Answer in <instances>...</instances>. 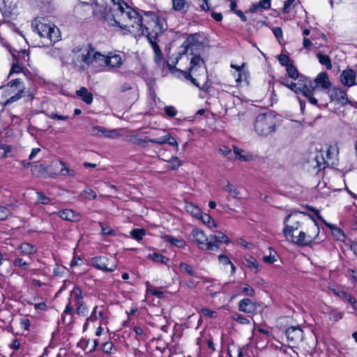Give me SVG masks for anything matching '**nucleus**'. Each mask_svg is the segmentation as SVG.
<instances>
[{
    "label": "nucleus",
    "instance_id": "obj_26",
    "mask_svg": "<svg viewBox=\"0 0 357 357\" xmlns=\"http://www.w3.org/2000/svg\"><path fill=\"white\" fill-rule=\"evenodd\" d=\"M76 94L86 104H91L93 102V94L85 87H81L76 91Z\"/></svg>",
    "mask_w": 357,
    "mask_h": 357
},
{
    "label": "nucleus",
    "instance_id": "obj_55",
    "mask_svg": "<svg viewBox=\"0 0 357 357\" xmlns=\"http://www.w3.org/2000/svg\"><path fill=\"white\" fill-rule=\"evenodd\" d=\"M164 110L165 114L169 117H174L177 114V110L173 106H166Z\"/></svg>",
    "mask_w": 357,
    "mask_h": 357
},
{
    "label": "nucleus",
    "instance_id": "obj_52",
    "mask_svg": "<svg viewBox=\"0 0 357 357\" xmlns=\"http://www.w3.org/2000/svg\"><path fill=\"white\" fill-rule=\"evenodd\" d=\"M38 202L43 204H49L51 202V199L45 196L41 192H37Z\"/></svg>",
    "mask_w": 357,
    "mask_h": 357
},
{
    "label": "nucleus",
    "instance_id": "obj_62",
    "mask_svg": "<svg viewBox=\"0 0 357 357\" xmlns=\"http://www.w3.org/2000/svg\"><path fill=\"white\" fill-rule=\"evenodd\" d=\"M199 7L202 10L208 11L210 9L208 0H198Z\"/></svg>",
    "mask_w": 357,
    "mask_h": 357
},
{
    "label": "nucleus",
    "instance_id": "obj_49",
    "mask_svg": "<svg viewBox=\"0 0 357 357\" xmlns=\"http://www.w3.org/2000/svg\"><path fill=\"white\" fill-rule=\"evenodd\" d=\"M248 71L243 70H240L239 73H238V77L236 79V82L238 84L245 82H248Z\"/></svg>",
    "mask_w": 357,
    "mask_h": 357
},
{
    "label": "nucleus",
    "instance_id": "obj_34",
    "mask_svg": "<svg viewBox=\"0 0 357 357\" xmlns=\"http://www.w3.org/2000/svg\"><path fill=\"white\" fill-rule=\"evenodd\" d=\"M223 190L229 193L232 198H238L240 194L238 189L231 184L229 181H227V185L223 187Z\"/></svg>",
    "mask_w": 357,
    "mask_h": 357
},
{
    "label": "nucleus",
    "instance_id": "obj_59",
    "mask_svg": "<svg viewBox=\"0 0 357 357\" xmlns=\"http://www.w3.org/2000/svg\"><path fill=\"white\" fill-rule=\"evenodd\" d=\"M13 263L15 266L22 267L25 269L27 268L28 266V263L23 261V259L21 258H16Z\"/></svg>",
    "mask_w": 357,
    "mask_h": 357
},
{
    "label": "nucleus",
    "instance_id": "obj_64",
    "mask_svg": "<svg viewBox=\"0 0 357 357\" xmlns=\"http://www.w3.org/2000/svg\"><path fill=\"white\" fill-rule=\"evenodd\" d=\"M202 313L203 315L207 316L211 318L216 317V312L208 308L202 309Z\"/></svg>",
    "mask_w": 357,
    "mask_h": 357
},
{
    "label": "nucleus",
    "instance_id": "obj_7",
    "mask_svg": "<svg viewBox=\"0 0 357 357\" xmlns=\"http://www.w3.org/2000/svg\"><path fill=\"white\" fill-rule=\"evenodd\" d=\"M93 47L91 45L77 46L73 49V63L79 70H84L91 65Z\"/></svg>",
    "mask_w": 357,
    "mask_h": 357
},
{
    "label": "nucleus",
    "instance_id": "obj_42",
    "mask_svg": "<svg viewBox=\"0 0 357 357\" xmlns=\"http://www.w3.org/2000/svg\"><path fill=\"white\" fill-rule=\"evenodd\" d=\"M172 135L169 133H167L166 135L161 136L157 139H148L149 142L157 144H167L168 139H171Z\"/></svg>",
    "mask_w": 357,
    "mask_h": 357
},
{
    "label": "nucleus",
    "instance_id": "obj_9",
    "mask_svg": "<svg viewBox=\"0 0 357 357\" xmlns=\"http://www.w3.org/2000/svg\"><path fill=\"white\" fill-rule=\"evenodd\" d=\"M3 89L5 93L10 96L6 102V105H8L18 100L23 96L25 86L21 79H15L8 82Z\"/></svg>",
    "mask_w": 357,
    "mask_h": 357
},
{
    "label": "nucleus",
    "instance_id": "obj_45",
    "mask_svg": "<svg viewBox=\"0 0 357 357\" xmlns=\"http://www.w3.org/2000/svg\"><path fill=\"white\" fill-rule=\"evenodd\" d=\"M60 164L62 165V168L60 170V174L62 176H69L73 177L75 176L76 173L73 169H69L66 167V164L61 161Z\"/></svg>",
    "mask_w": 357,
    "mask_h": 357
},
{
    "label": "nucleus",
    "instance_id": "obj_22",
    "mask_svg": "<svg viewBox=\"0 0 357 357\" xmlns=\"http://www.w3.org/2000/svg\"><path fill=\"white\" fill-rule=\"evenodd\" d=\"M209 242H211L216 249L214 251H217L219 248L220 244L225 243L226 244L229 243L230 241L229 238L223 233L218 231L217 234L209 236Z\"/></svg>",
    "mask_w": 357,
    "mask_h": 357
},
{
    "label": "nucleus",
    "instance_id": "obj_51",
    "mask_svg": "<svg viewBox=\"0 0 357 357\" xmlns=\"http://www.w3.org/2000/svg\"><path fill=\"white\" fill-rule=\"evenodd\" d=\"M232 319L241 324H248L250 323L248 319L238 313L234 314Z\"/></svg>",
    "mask_w": 357,
    "mask_h": 357
},
{
    "label": "nucleus",
    "instance_id": "obj_61",
    "mask_svg": "<svg viewBox=\"0 0 357 357\" xmlns=\"http://www.w3.org/2000/svg\"><path fill=\"white\" fill-rule=\"evenodd\" d=\"M278 61L280 62V63L283 66H286L287 67V66H289V57L285 55V54H280L279 56H278Z\"/></svg>",
    "mask_w": 357,
    "mask_h": 357
},
{
    "label": "nucleus",
    "instance_id": "obj_25",
    "mask_svg": "<svg viewBox=\"0 0 357 357\" xmlns=\"http://www.w3.org/2000/svg\"><path fill=\"white\" fill-rule=\"evenodd\" d=\"M59 215L60 218L66 220L77 221L79 220V215L70 209H64L59 211Z\"/></svg>",
    "mask_w": 357,
    "mask_h": 357
},
{
    "label": "nucleus",
    "instance_id": "obj_33",
    "mask_svg": "<svg viewBox=\"0 0 357 357\" xmlns=\"http://www.w3.org/2000/svg\"><path fill=\"white\" fill-rule=\"evenodd\" d=\"M185 208L188 213L196 218H198L202 213L199 207L190 202H187L185 204Z\"/></svg>",
    "mask_w": 357,
    "mask_h": 357
},
{
    "label": "nucleus",
    "instance_id": "obj_48",
    "mask_svg": "<svg viewBox=\"0 0 357 357\" xmlns=\"http://www.w3.org/2000/svg\"><path fill=\"white\" fill-rule=\"evenodd\" d=\"M296 0H287L284 3L282 11L285 13H289L295 7Z\"/></svg>",
    "mask_w": 357,
    "mask_h": 357
},
{
    "label": "nucleus",
    "instance_id": "obj_31",
    "mask_svg": "<svg viewBox=\"0 0 357 357\" xmlns=\"http://www.w3.org/2000/svg\"><path fill=\"white\" fill-rule=\"evenodd\" d=\"M73 307L70 305V303H69L66 305V307L61 315L62 321L63 323H65L66 321H68V323H71L73 321Z\"/></svg>",
    "mask_w": 357,
    "mask_h": 357
},
{
    "label": "nucleus",
    "instance_id": "obj_4",
    "mask_svg": "<svg viewBox=\"0 0 357 357\" xmlns=\"http://www.w3.org/2000/svg\"><path fill=\"white\" fill-rule=\"evenodd\" d=\"M308 216L312 220L306 225L304 230L300 231L298 235L293 236L287 241L298 246H307L317 239L319 234V227L310 215Z\"/></svg>",
    "mask_w": 357,
    "mask_h": 357
},
{
    "label": "nucleus",
    "instance_id": "obj_21",
    "mask_svg": "<svg viewBox=\"0 0 357 357\" xmlns=\"http://www.w3.org/2000/svg\"><path fill=\"white\" fill-rule=\"evenodd\" d=\"M91 60V66H93L94 67L107 66V55L105 56L99 52H96L93 47Z\"/></svg>",
    "mask_w": 357,
    "mask_h": 357
},
{
    "label": "nucleus",
    "instance_id": "obj_13",
    "mask_svg": "<svg viewBox=\"0 0 357 357\" xmlns=\"http://www.w3.org/2000/svg\"><path fill=\"white\" fill-rule=\"evenodd\" d=\"M287 341L289 343V347H294L301 343L303 338V331L299 326H291L285 331Z\"/></svg>",
    "mask_w": 357,
    "mask_h": 357
},
{
    "label": "nucleus",
    "instance_id": "obj_23",
    "mask_svg": "<svg viewBox=\"0 0 357 357\" xmlns=\"http://www.w3.org/2000/svg\"><path fill=\"white\" fill-rule=\"evenodd\" d=\"M256 308V304L249 298H243L238 303L239 310L245 313H252Z\"/></svg>",
    "mask_w": 357,
    "mask_h": 357
},
{
    "label": "nucleus",
    "instance_id": "obj_3",
    "mask_svg": "<svg viewBox=\"0 0 357 357\" xmlns=\"http://www.w3.org/2000/svg\"><path fill=\"white\" fill-rule=\"evenodd\" d=\"M31 26L35 32L50 43H54L60 39L59 29L43 17L35 18L31 22Z\"/></svg>",
    "mask_w": 357,
    "mask_h": 357
},
{
    "label": "nucleus",
    "instance_id": "obj_6",
    "mask_svg": "<svg viewBox=\"0 0 357 357\" xmlns=\"http://www.w3.org/2000/svg\"><path fill=\"white\" fill-rule=\"evenodd\" d=\"M255 132L261 137H267L276 130V122L271 113L259 114L254 122Z\"/></svg>",
    "mask_w": 357,
    "mask_h": 357
},
{
    "label": "nucleus",
    "instance_id": "obj_44",
    "mask_svg": "<svg viewBox=\"0 0 357 357\" xmlns=\"http://www.w3.org/2000/svg\"><path fill=\"white\" fill-rule=\"evenodd\" d=\"M243 264L247 267H248V268H250L251 269H255L256 271H257V269H258V262H257V261L255 258H253L252 257H250L248 258H245L244 259Z\"/></svg>",
    "mask_w": 357,
    "mask_h": 357
},
{
    "label": "nucleus",
    "instance_id": "obj_39",
    "mask_svg": "<svg viewBox=\"0 0 357 357\" xmlns=\"http://www.w3.org/2000/svg\"><path fill=\"white\" fill-rule=\"evenodd\" d=\"M70 297H71V300L72 301H70L69 303H72L73 302L74 303V301H82L83 296H82V290L80 289L79 287H74V289L72 290L71 293H70Z\"/></svg>",
    "mask_w": 357,
    "mask_h": 357
},
{
    "label": "nucleus",
    "instance_id": "obj_54",
    "mask_svg": "<svg viewBox=\"0 0 357 357\" xmlns=\"http://www.w3.org/2000/svg\"><path fill=\"white\" fill-rule=\"evenodd\" d=\"M148 139L149 138H146L143 139L138 135H131L130 137V141L133 144L140 145L144 142H148Z\"/></svg>",
    "mask_w": 357,
    "mask_h": 357
},
{
    "label": "nucleus",
    "instance_id": "obj_30",
    "mask_svg": "<svg viewBox=\"0 0 357 357\" xmlns=\"http://www.w3.org/2000/svg\"><path fill=\"white\" fill-rule=\"evenodd\" d=\"M271 7V0H259V2L257 4H253L250 8L251 13H256L259 10L268 9Z\"/></svg>",
    "mask_w": 357,
    "mask_h": 357
},
{
    "label": "nucleus",
    "instance_id": "obj_16",
    "mask_svg": "<svg viewBox=\"0 0 357 357\" xmlns=\"http://www.w3.org/2000/svg\"><path fill=\"white\" fill-rule=\"evenodd\" d=\"M356 71L350 68L344 70L340 75V80L342 84L349 87L356 84Z\"/></svg>",
    "mask_w": 357,
    "mask_h": 357
},
{
    "label": "nucleus",
    "instance_id": "obj_29",
    "mask_svg": "<svg viewBox=\"0 0 357 357\" xmlns=\"http://www.w3.org/2000/svg\"><path fill=\"white\" fill-rule=\"evenodd\" d=\"M234 155L236 159L241 161H249L252 159L250 154L247 153L244 150L237 146H234Z\"/></svg>",
    "mask_w": 357,
    "mask_h": 357
},
{
    "label": "nucleus",
    "instance_id": "obj_46",
    "mask_svg": "<svg viewBox=\"0 0 357 357\" xmlns=\"http://www.w3.org/2000/svg\"><path fill=\"white\" fill-rule=\"evenodd\" d=\"M179 267L182 271L185 272L188 275L191 276H196V273L193 270L192 267L187 264L186 263L181 262L179 264Z\"/></svg>",
    "mask_w": 357,
    "mask_h": 357
},
{
    "label": "nucleus",
    "instance_id": "obj_28",
    "mask_svg": "<svg viewBox=\"0 0 357 357\" xmlns=\"http://www.w3.org/2000/svg\"><path fill=\"white\" fill-rule=\"evenodd\" d=\"M18 250L22 255H33L37 251L36 248L33 245L28 243H21L18 247Z\"/></svg>",
    "mask_w": 357,
    "mask_h": 357
},
{
    "label": "nucleus",
    "instance_id": "obj_12",
    "mask_svg": "<svg viewBox=\"0 0 357 357\" xmlns=\"http://www.w3.org/2000/svg\"><path fill=\"white\" fill-rule=\"evenodd\" d=\"M91 264L93 267L104 272H113L116 268V264L114 259L110 260L105 256L96 257L92 259Z\"/></svg>",
    "mask_w": 357,
    "mask_h": 357
},
{
    "label": "nucleus",
    "instance_id": "obj_58",
    "mask_svg": "<svg viewBox=\"0 0 357 357\" xmlns=\"http://www.w3.org/2000/svg\"><path fill=\"white\" fill-rule=\"evenodd\" d=\"M114 344L112 342H107L102 344V349L105 354H112Z\"/></svg>",
    "mask_w": 357,
    "mask_h": 357
},
{
    "label": "nucleus",
    "instance_id": "obj_27",
    "mask_svg": "<svg viewBox=\"0 0 357 357\" xmlns=\"http://www.w3.org/2000/svg\"><path fill=\"white\" fill-rule=\"evenodd\" d=\"M165 242L171 243L179 248H183L185 246V242L181 238H176L169 235L162 236Z\"/></svg>",
    "mask_w": 357,
    "mask_h": 357
},
{
    "label": "nucleus",
    "instance_id": "obj_17",
    "mask_svg": "<svg viewBox=\"0 0 357 357\" xmlns=\"http://www.w3.org/2000/svg\"><path fill=\"white\" fill-rule=\"evenodd\" d=\"M311 211L314 212V214L317 215V217L321 220L326 226L329 227L331 230V232L333 235V236L338 241H344L345 236L343 233V231L338 227H335L333 225H331L330 223H328L325 220L323 219V218L319 215L318 211L315 210L314 208L310 207L309 208Z\"/></svg>",
    "mask_w": 357,
    "mask_h": 357
},
{
    "label": "nucleus",
    "instance_id": "obj_10",
    "mask_svg": "<svg viewBox=\"0 0 357 357\" xmlns=\"http://www.w3.org/2000/svg\"><path fill=\"white\" fill-rule=\"evenodd\" d=\"M298 93L303 94L312 105H318V100L314 97L316 86L311 79L301 75L298 79Z\"/></svg>",
    "mask_w": 357,
    "mask_h": 357
},
{
    "label": "nucleus",
    "instance_id": "obj_2",
    "mask_svg": "<svg viewBox=\"0 0 357 357\" xmlns=\"http://www.w3.org/2000/svg\"><path fill=\"white\" fill-rule=\"evenodd\" d=\"M155 21H151V26L147 29H151L145 35L147 37V39L151 44L153 51H154V61L158 66L159 67H165V61H162V52L158 45V37L159 35L162 34L167 29V24L165 20L164 21H158L156 18H155Z\"/></svg>",
    "mask_w": 357,
    "mask_h": 357
},
{
    "label": "nucleus",
    "instance_id": "obj_57",
    "mask_svg": "<svg viewBox=\"0 0 357 357\" xmlns=\"http://www.w3.org/2000/svg\"><path fill=\"white\" fill-rule=\"evenodd\" d=\"M220 152H221L225 156H226L229 159H233L234 153H231V149L227 146H222L219 149Z\"/></svg>",
    "mask_w": 357,
    "mask_h": 357
},
{
    "label": "nucleus",
    "instance_id": "obj_8",
    "mask_svg": "<svg viewBox=\"0 0 357 357\" xmlns=\"http://www.w3.org/2000/svg\"><path fill=\"white\" fill-rule=\"evenodd\" d=\"M306 215L304 212L294 211L287 215L284 219L283 235L287 240L294 236V232L302 227L305 224Z\"/></svg>",
    "mask_w": 357,
    "mask_h": 357
},
{
    "label": "nucleus",
    "instance_id": "obj_19",
    "mask_svg": "<svg viewBox=\"0 0 357 357\" xmlns=\"http://www.w3.org/2000/svg\"><path fill=\"white\" fill-rule=\"evenodd\" d=\"M313 82L314 86H316V92L318 91L319 87L324 90H326L328 89L331 86V83L328 79V75L325 72L319 73Z\"/></svg>",
    "mask_w": 357,
    "mask_h": 357
},
{
    "label": "nucleus",
    "instance_id": "obj_14",
    "mask_svg": "<svg viewBox=\"0 0 357 357\" xmlns=\"http://www.w3.org/2000/svg\"><path fill=\"white\" fill-rule=\"evenodd\" d=\"M326 167L325 159L321 153H317L307 162V169L312 174L317 175Z\"/></svg>",
    "mask_w": 357,
    "mask_h": 357
},
{
    "label": "nucleus",
    "instance_id": "obj_63",
    "mask_svg": "<svg viewBox=\"0 0 357 357\" xmlns=\"http://www.w3.org/2000/svg\"><path fill=\"white\" fill-rule=\"evenodd\" d=\"M22 71V67L17 63H15L13 65V66L10 70L9 76H10L11 75H13L14 73H20Z\"/></svg>",
    "mask_w": 357,
    "mask_h": 357
},
{
    "label": "nucleus",
    "instance_id": "obj_5",
    "mask_svg": "<svg viewBox=\"0 0 357 357\" xmlns=\"http://www.w3.org/2000/svg\"><path fill=\"white\" fill-rule=\"evenodd\" d=\"M190 63V68L188 70H181V72L183 73L184 77L187 79H190L194 85L204 91H207L210 87V85L208 84L207 77L205 79L204 83L202 85V86H200L197 81V79L194 78L190 74L192 73L194 75L198 76L199 75L196 74V72L200 70L202 71V74L206 75L207 70L204 59H202L199 56L195 55L191 58Z\"/></svg>",
    "mask_w": 357,
    "mask_h": 357
},
{
    "label": "nucleus",
    "instance_id": "obj_37",
    "mask_svg": "<svg viewBox=\"0 0 357 357\" xmlns=\"http://www.w3.org/2000/svg\"><path fill=\"white\" fill-rule=\"evenodd\" d=\"M343 317V312L338 311L336 309L331 310L328 313V319L330 321L336 322L342 319Z\"/></svg>",
    "mask_w": 357,
    "mask_h": 357
},
{
    "label": "nucleus",
    "instance_id": "obj_11",
    "mask_svg": "<svg viewBox=\"0 0 357 357\" xmlns=\"http://www.w3.org/2000/svg\"><path fill=\"white\" fill-rule=\"evenodd\" d=\"M192 241L195 243L200 249L205 250H215L216 247L211 242H209V236H207L205 233L198 229H193L191 231Z\"/></svg>",
    "mask_w": 357,
    "mask_h": 357
},
{
    "label": "nucleus",
    "instance_id": "obj_36",
    "mask_svg": "<svg viewBox=\"0 0 357 357\" xmlns=\"http://www.w3.org/2000/svg\"><path fill=\"white\" fill-rule=\"evenodd\" d=\"M319 61L321 64L326 66L328 70H331L333 67L330 57L328 55L322 54L319 52L317 54Z\"/></svg>",
    "mask_w": 357,
    "mask_h": 357
},
{
    "label": "nucleus",
    "instance_id": "obj_53",
    "mask_svg": "<svg viewBox=\"0 0 357 357\" xmlns=\"http://www.w3.org/2000/svg\"><path fill=\"white\" fill-rule=\"evenodd\" d=\"M169 163L170 164L171 169H178L181 165V160H179V158L178 157H176V156L172 157L169 160Z\"/></svg>",
    "mask_w": 357,
    "mask_h": 357
},
{
    "label": "nucleus",
    "instance_id": "obj_38",
    "mask_svg": "<svg viewBox=\"0 0 357 357\" xmlns=\"http://www.w3.org/2000/svg\"><path fill=\"white\" fill-rule=\"evenodd\" d=\"M202 222L206 225L208 227H215L216 225L214 220L208 214L201 215L198 217Z\"/></svg>",
    "mask_w": 357,
    "mask_h": 357
},
{
    "label": "nucleus",
    "instance_id": "obj_35",
    "mask_svg": "<svg viewBox=\"0 0 357 357\" xmlns=\"http://www.w3.org/2000/svg\"><path fill=\"white\" fill-rule=\"evenodd\" d=\"M148 257L152 259L154 262L162 264H167V261H169L168 258L158 252L149 254Z\"/></svg>",
    "mask_w": 357,
    "mask_h": 357
},
{
    "label": "nucleus",
    "instance_id": "obj_24",
    "mask_svg": "<svg viewBox=\"0 0 357 357\" xmlns=\"http://www.w3.org/2000/svg\"><path fill=\"white\" fill-rule=\"evenodd\" d=\"M123 64L120 54L110 52L107 55V66L112 68H119Z\"/></svg>",
    "mask_w": 357,
    "mask_h": 357
},
{
    "label": "nucleus",
    "instance_id": "obj_1",
    "mask_svg": "<svg viewBox=\"0 0 357 357\" xmlns=\"http://www.w3.org/2000/svg\"><path fill=\"white\" fill-rule=\"evenodd\" d=\"M110 6L103 16V20L109 26H118L127 30L135 36H144L151 29H147L151 21H164L151 11L137 10L128 6L126 3H115Z\"/></svg>",
    "mask_w": 357,
    "mask_h": 357
},
{
    "label": "nucleus",
    "instance_id": "obj_43",
    "mask_svg": "<svg viewBox=\"0 0 357 357\" xmlns=\"http://www.w3.org/2000/svg\"><path fill=\"white\" fill-rule=\"evenodd\" d=\"M145 230L144 229H135L130 231V236L135 240L139 241L143 238L145 235Z\"/></svg>",
    "mask_w": 357,
    "mask_h": 357
},
{
    "label": "nucleus",
    "instance_id": "obj_32",
    "mask_svg": "<svg viewBox=\"0 0 357 357\" xmlns=\"http://www.w3.org/2000/svg\"><path fill=\"white\" fill-rule=\"evenodd\" d=\"M75 305L77 306L76 312L80 316H86L89 309L82 301H74Z\"/></svg>",
    "mask_w": 357,
    "mask_h": 357
},
{
    "label": "nucleus",
    "instance_id": "obj_18",
    "mask_svg": "<svg viewBox=\"0 0 357 357\" xmlns=\"http://www.w3.org/2000/svg\"><path fill=\"white\" fill-rule=\"evenodd\" d=\"M331 101L337 102V103L345 105L349 101L347 98V93L342 89L335 88L330 93Z\"/></svg>",
    "mask_w": 357,
    "mask_h": 357
},
{
    "label": "nucleus",
    "instance_id": "obj_56",
    "mask_svg": "<svg viewBox=\"0 0 357 357\" xmlns=\"http://www.w3.org/2000/svg\"><path fill=\"white\" fill-rule=\"evenodd\" d=\"M10 215L9 209L5 206H0V220H6Z\"/></svg>",
    "mask_w": 357,
    "mask_h": 357
},
{
    "label": "nucleus",
    "instance_id": "obj_47",
    "mask_svg": "<svg viewBox=\"0 0 357 357\" xmlns=\"http://www.w3.org/2000/svg\"><path fill=\"white\" fill-rule=\"evenodd\" d=\"M186 43L187 48L191 51H193L197 46L200 45L198 42L195 41V37L194 36H189L186 40Z\"/></svg>",
    "mask_w": 357,
    "mask_h": 357
},
{
    "label": "nucleus",
    "instance_id": "obj_41",
    "mask_svg": "<svg viewBox=\"0 0 357 357\" xmlns=\"http://www.w3.org/2000/svg\"><path fill=\"white\" fill-rule=\"evenodd\" d=\"M286 70L289 77L294 79H300L298 71L293 64L287 66Z\"/></svg>",
    "mask_w": 357,
    "mask_h": 357
},
{
    "label": "nucleus",
    "instance_id": "obj_20",
    "mask_svg": "<svg viewBox=\"0 0 357 357\" xmlns=\"http://www.w3.org/2000/svg\"><path fill=\"white\" fill-rule=\"evenodd\" d=\"M331 291L335 296L344 302H348L352 305L354 310L356 309V301L351 294L346 292L340 288L332 289Z\"/></svg>",
    "mask_w": 357,
    "mask_h": 357
},
{
    "label": "nucleus",
    "instance_id": "obj_15",
    "mask_svg": "<svg viewBox=\"0 0 357 357\" xmlns=\"http://www.w3.org/2000/svg\"><path fill=\"white\" fill-rule=\"evenodd\" d=\"M89 133L95 137H107L109 138H116L120 136L119 130L116 129L108 130L102 126H92L89 129Z\"/></svg>",
    "mask_w": 357,
    "mask_h": 357
},
{
    "label": "nucleus",
    "instance_id": "obj_40",
    "mask_svg": "<svg viewBox=\"0 0 357 357\" xmlns=\"http://www.w3.org/2000/svg\"><path fill=\"white\" fill-rule=\"evenodd\" d=\"M173 8L176 11L185 10L188 7L186 0H172Z\"/></svg>",
    "mask_w": 357,
    "mask_h": 357
},
{
    "label": "nucleus",
    "instance_id": "obj_50",
    "mask_svg": "<svg viewBox=\"0 0 357 357\" xmlns=\"http://www.w3.org/2000/svg\"><path fill=\"white\" fill-rule=\"evenodd\" d=\"M280 83L282 85H284L287 88L290 89L291 91H294L296 93H298V82H291L290 84L284 82V81H280Z\"/></svg>",
    "mask_w": 357,
    "mask_h": 357
},
{
    "label": "nucleus",
    "instance_id": "obj_60",
    "mask_svg": "<svg viewBox=\"0 0 357 357\" xmlns=\"http://www.w3.org/2000/svg\"><path fill=\"white\" fill-rule=\"evenodd\" d=\"M101 232L102 234H106V235H110V236L116 235V231L114 229H110L109 227L103 226L102 225H101Z\"/></svg>",
    "mask_w": 357,
    "mask_h": 357
}]
</instances>
